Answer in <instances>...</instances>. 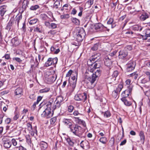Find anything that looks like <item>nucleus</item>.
Here are the masks:
<instances>
[{"instance_id":"60","label":"nucleus","mask_w":150,"mask_h":150,"mask_svg":"<svg viewBox=\"0 0 150 150\" xmlns=\"http://www.w3.org/2000/svg\"><path fill=\"white\" fill-rule=\"evenodd\" d=\"M16 54H18L22 56L23 54V52L20 50H18L16 51Z\"/></svg>"},{"instance_id":"32","label":"nucleus","mask_w":150,"mask_h":150,"mask_svg":"<svg viewBox=\"0 0 150 150\" xmlns=\"http://www.w3.org/2000/svg\"><path fill=\"white\" fill-rule=\"evenodd\" d=\"M73 73H75V74H73L72 75H74V76H72L71 79L72 81H76L77 79L78 72L76 71H75V72H74Z\"/></svg>"},{"instance_id":"54","label":"nucleus","mask_w":150,"mask_h":150,"mask_svg":"<svg viewBox=\"0 0 150 150\" xmlns=\"http://www.w3.org/2000/svg\"><path fill=\"white\" fill-rule=\"evenodd\" d=\"M116 52H117L115 51L113 52H112L110 53L109 54V55L108 57H109L110 58H111V57H113L115 56Z\"/></svg>"},{"instance_id":"12","label":"nucleus","mask_w":150,"mask_h":150,"mask_svg":"<svg viewBox=\"0 0 150 150\" xmlns=\"http://www.w3.org/2000/svg\"><path fill=\"white\" fill-rule=\"evenodd\" d=\"M46 80L47 81L48 83H51L54 82L56 79V77L53 75L51 74L48 75L47 77L45 78Z\"/></svg>"},{"instance_id":"61","label":"nucleus","mask_w":150,"mask_h":150,"mask_svg":"<svg viewBox=\"0 0 150 150\" xmlns=\"http://www.w3.org/2000/svg\"><path fill=\"white\" fill-rule=\"evenodd\" d=\"M125 49L126 50H131L132 49V47L131 45H127L125 47Z\"/></svg>"},{"instance_id":"26","label":"nucleus","mask_w":150,"mask_h":150,"mask_svg":"<svg viewBox=\"0 0 150 150\" xmlns=\"http://www.w3.org/2000/svg\"><path fill=\"white\" fill-rule=\"evenodd\" d=\"M22 18V14H19L17 15L16 16V19L15 20V23H17V25L18 26L19 25V21L20 20H21Z\"/></svg>"},{"instance_id":"48","label":"nucleus","mask_w":150,"mask_h":150,"mask_svg":"<svg viewBox=\"0 0 150 150\" xmlns=\"http://www.w3.org/2000/svg\"><path fill=\"white\" fill-rule=\"evenodd\" d=\"M80 42L76 40V41H74L72 42L71 44L73 45H74L75 46H78L80 45Z\"/></svg>"},{"instance_id":"55","label":"nucleus","mask_w":150,"mask_h":150,"mask_svg":"<svg viewBox=\"0 0 150 150\" xmlns=\"http://www.w3.org/2000/svg\"><path fill=\"white\" fill-rule=\"evenodd\" d=\"M118 74V72L117 71H115L112 74V76L115 78Z\"/></svg>"},{"instance_id":"57","label":"nucleus","mask_w":150,"mask_h":150,"mask_svg":"<svg viewBox=\"0 0 150 150\" xmlns=\"http://www.w3.org/2000/svg\"><path fill=\"white\" fill-rule=\"evenodd\" d=\"M73 73V71L71 70H69V71L67 73L66 76V77H69L70 76L71 74Z\"/></svg>"},{"instance_id":"23","label":"nucleus","mask_w":150,"mask_h":150,"mask_svg":"<svg viewBox=\"0 0 150 150\" xmlns=\"http://www.w3.org/2000/svg\"><path fill=\"white\" fill-rule=\"evenodd\" d=\"M62 6L59 0H56L53 5V8L56 9L60 8Z\"/></svg>"},{"instance_id":"47","label":"nucleus","mask_w":150,"mask_h":150,"mask_svg":"<svg viewBox=\"0 0 150 150\" xmlns=\"http://www.w3.org/2000/svg\"><path fill=\"white\" fill-rule=\"evenodd\" d=\"M110 113L109 111H106L104 113V116L106 117H108L110 116Z\"/></svg>"},{"instance_id":"4","label":"nucleus","mask_w":150,"mask_h":150,"mask_svg":"<svg viewBox=\"0 0 150 150\" xmlns=\"http://www.w3.org/2000/svg\"><path fill=\"white\" fill-rule=\"evenodd\" d=\"M86 35L85 30L81 28L78 30L76 33V35L75 36V38L78 41L81 42L85 38Z\"/></svg>"},{"instance_id":"43","label":"nucleus","mask_w":150,"mask_h":150,"mask_svg":"<svg viewBox=\"0 0 150 150\" xmlns=\"http://www.w3.org/2000/svg\"><path fill=\"white\" fill-rule=\"evenodd\" d=\"M26 125L27 129L29 131H31L33 130L32 125L30 123H28Z\"/></svg>"},{"instance_id":"17","label":"nucleus","mask_w":150,"mask_h":150,"mask_svg":"<svg viewBox=\"0 0 150 150\" xmlns=\"http://www.w3.org/2000/svg\"><path fill=\"white\" fill-rule=\"evenodd\" d=\"M100 54L99 53L95 54L92 56L90 59V62L97 61L100 58Z\"/></svg>"},{"instance_id":"8","label":"nucleus","mask_w":150,"mask_h":150,"mask_svg":"<svg viewBox=\"0 0 150 150\" xmlns=\"http://www.w3.org/2000/svg\"><path fill=\"white\" fill-rule=\"evenodd\" d=\"M123 87V86L122 84H120L118 85L117 87L112 93V96L114 98H115L117 97L118 93L120 91Z\"/></svg>"},{"instance_id":"46","label":"nucleus","mask_w":150,"mask_h":150,"mask_svg":"<svg viewBox=\"0 0 150 150\" xmlns=\"http://www.w3.org/2000/svg\"><path fill=\"white\" fill-rule=\"evenodd\" d=\"M67 141L68 144L71 146H73V145L74 143L70 138H67Z\"/></svg>"},{"instance_id":"59","label":"nucleus","mask_w":150,"mask_h":150,"mask_svg":"<svg viewBox=\"0 0 150 150\" xmlns=\"http://www.w3.org/2000/svg\"><path fill=\"white\" fill-rule=\"evenodd\" d=\"M16 148H19V150H27L26 149L22 146H18L16 147Z\"/></svg>"},{"instance_id":"7","label":"nucleus","mask_w":150,"mask_h":150,"mask_svg":"<svg viewBox=\"0 0 150 150\" xmlns=\"http://www.w3.org/2000/svg\"><path fill=\"white\" fill-rule=\"evenodd\" d=\"M113 61L112 59L110 58L109 57H105L104 63L105 65L108 67V70H110L112 68Z\"/></svg>"},{"instance_id":"11","label":"nucleus","mask_w":150,"mask_h":150,"mask_svg":"<svg viewBox=\"0 0 150 150\" xmlns=\"http://www.w3.org/2000/svg\"><path fill=\"white\" fill-rule=\"evenodd\" d=\"M23 91L21 88H18L15 90V97L16 98H18L23 95Z\"/></svg>"},{"instance_id":"28","label":"nucleus","mask_w":150,"mask_h":150,"mask_svg":"<svg viewBox=\"0 0 150 150\" xmlns=\"http://www.w3.org/2000/svg\"><path fill=\"white\" fill-rule=\"evenodd\" d=\"M149 17L148 15L146 13H143L140 16V19L142 21L145 20Z\"/></svg>"},{"instance_id":"2","label":"nucleus","mask_w":150,"mask_h":150,"mask_svg":"<svg viewBox=\"0 0 150 150\" xmlns=\"http://www.w3.org/2000/svg\"><path fill=\"white\" fill-rule=\"evenodd\" d=\"M101 74V71L99 69H98L95 71L94 74H93L92 77H87L84 80L85 82L88 83V86H91L90 88H93L95 86L94 83L96 80V79L100 76Z\"/></svg>"},{"instance_id":"9","label":"nucleus","mask_w":150,"mask_h":150,"mask_svg":"<svg viewBox=\"0 0 150 150\" xmlns=\"http://www.w3.org/2000/svg\"><path fill=\"white\" fill-rule=\"evenodd\" d=\"M132 87V86L130 85L128 86V90H125L122 93V98H126L129 96V94L131 93Z\"/></svg>"},{"instance_id":"41","label":"nucleus","mask_w":150,"mask_h":150,"mask_svg":"<svg viewBox=\"0 0 150 150\" xmlns=\"http://www.w3.org/2000/svg\"><path fill=\"white\" fill-rule=\"evenodd\" d=\"M57 120V118L56 117H52L50 120V124L52 125H54Z\"/></svg>"},{"instance_id":"45","label":"nucleus","mask_w":150,"mask_h":150,"mask_svg":"<svg viewBox=\"0 0 150 150\" xmlns=\"http://www.w3.org/2000/svg\"><path fill=\"white\" fill-rule=\"evenodd\" d=\"M38 20L37 18H35L30 20L29 22V23L30 25H33L35 23L38 21Z\"/></svg>"},{"instance_id":"5","label":"nucleus","mask_w":150,"mask_h":150,"mask_svg":"<svg viewBox=\"0 0 150 150\" xmlns=\"http://www.w3.org/2000/svg\"><path fill=\"white\" fill-rule=\"evenodd\" d=\"M3 144L4 147L6 149L10 148L11 146V142L10 138L8 137H4L2 139Z\"/></svg>"},{"instance_id":"1","label":"nucleus","mask_w":150,"mask_h":150,"mask_svg":"<svg viewBox=\"0 0 150 150\" xmlns=\"http://www.w3.org/2000/svg\"><path fill=\"white\" fill-rule=\"evenodd\" d=\"M44 102L42 103V105H44L45 110L41 114L42 117L48 119L51 117L53 114V111H52L51 107L53 103V101H48L46 103Z\"/></svg>"},{"instance_id":"18","label":"nucleus","mask_w":150,"mask_h":150,"mask_svg":"<svg viewBox=\"0 0 150 150\" xmlns=\"http://www.w3.org/2000/svg\"><path fill=\"white\" fill-rule=\"evenodd\" d=\"M139 136L140 138L139 142L142 144H144L145 141V137L144 133L143 131H141L139 132Z\"/></svg>"},{"instance_id":"24","label":"nucleus","mask_w":150,"mask_h":150,"mask_svg":"<svg viewBox=\"0 0 150 150\" xmlns=\"http://www.w3.org/2000/svg\"><path fill=\"white\" fill-rule=\"evenodd\" d=\"M94 27L96 30H101L103 29V25L101 23H99L95 25Z\"/></svg>"},{"instance_id":"25","label":"nucleus","mask_w":150,"mask_h":150,"mask_svg":"<svg viewBox=\"0 0 150 150\" xmlns=\"http://www.w3.org/2000/svg\"><path fill=\"white\" fill-rule=\"evenodd\" d=\"M40 18L43 21H49L50 18L47 16V15L45 13H42L40 15Z\"/></svg>"},{"instance_id":"6","label":"nucleus","mask_w":150,"mask_h":150,"mask_svg":"<svg viewBox=\"0 0 150 150\" xmlns=\"http://www.w3.org/2000/svg\"><path fill=\"white\" fill-rule=\"evenodd\" d=\"M87 98V94L86 93L82 94H78L74 96V99L77 101H83V102L86 100Z\"/></svg>"},{"instance_id":"10","label":"nucleus","mask_w":150,"mask_h":150,"mask_svg":"<svg viewBox=\"0 0 150 150\" xmlns=\"http://www.w3.org/2000/svg\"><path fill=\"white\" fill-rule=\"evenodd\" d=\"M136 63L135 62L130 61L127 64V68L126 69L127 71L129 72L132 71L134 69Z\"/></svg>"},{"instance_id":"34","label":"nucleus","mask_w":150,"mask_h":150,"mask_svg":"<svg viewBox=\"0 0 150 150\" xmlns=\"http://www.w3.org/2000/svg\"><path fill=\"white\" fill-rule=\"evenodd\" d=\"M34 31L39 33H42V26L40 25L36 27L34 29Z\"/></svg>"},{"instance_id":"31","label":"nucleus","mask_w":150,"mask_h":150,"mask_svg":"<svg viewBox=\"0 0 150 150\" xmlns=\"http://www.w3.org/2000/svg\"><path fill=\"white\" fill-rule=\"evenodd\" d=\"M72 23L75 24L76 25H79L80 24L79 20L76 18H71Z\"/></svg>"},{"instance_id":"19","label":"nucleus","mask_w":150,"mask_h":150,"mask_svg":"<svg viewBox=\"0 0 150 150\" xmlns=\"http://www.w3.org/2000/svg\"><path fill=\"white\" fill-rule=\"evenodd\" d=\"M40 147L41 149L42 150H45L48 147V144L45 142L42 141L40 144Z\"/></svg>"},{"instance_id":"58","label":"nucleus","mask_w":150,"mask_h":150,"mask_svg":"<svg viewBox=\"0 0 150 150\" xmlns=\"http://www.w3.org/2000/svg\"><path fill=\"white\" fill-rule=\"evenodd\" d=\"M50 26L52 28L54 29L57 27V24L54 23H52Z\"/></svg>"},{"instance_id":"52","label":"nucleus","mask_w":150,"mask_h":150,"mask_svg":"<svg viewBox=\"0 0 150 150\" xmlns=\"http://www.w3.org/2000/svg\"><path fill=\"white\" fill-rule=\"evenodd\" d=\"M114 22V19L112 18H110L107 21L108 24L111 25Z\"/></svg>"},{"instance_id":"30","label":"nucleus","mask_w":150,"mask_h":150,"mask_svg":"<svg viewBox=\"0 0 150 150\" xmlns=\"http://www.w3.org/2000/svg\"><path fill=\"white\" fill-rule=\"evenodd\" d=\"M133 30L135 31H141L142 29V28L139 25H137L133 26L132 27Z\"/></svg>"},{"instance_id":"14","label":"nucleus","mask_w":150,"mask_h":150,"mask_svg":"<svg viewBox=\"0 0 150 150\" xmlns=\"http://www.w3.org/2000/svg\"><path fill=\"white\" fill-rule=\"evenodd\" d=\"M81 147L84 149H86L89 148V143L87 140L82 141L80 144Z\"/></svg>"},{"instance_id":"21","label":"nucleus","mask_w":150,"mask_h":150,"mask_svg":"<svg viewBox=\"0 0 150 150\" xmlns=\"http://www.w3.org/2000/svg\"><path fill=\"white\" fill-rule=\"evenodd\" d=\"M6 6L3 5L0 6V14L1 16H3L6 11Z\"/></svg>"},{"instance_id":"16","label":"nucleus","mask_w":150,"mask_h":150,"mask_svg":"<svg viewBox=\"0 0 150 150\" xmlns=\"http://www.w3.org/2000/svg\"><path fill=\"white\" fill-rule=\"evenodd\" d=\"M74 121L76 123L81 125L84 127H86V123L84 121L80 119L79 117H74Z\"/></svg>"},{"instance_id":"3","label":"nucleus","mask_w":150,"mask_h":150,"mask_svg":"<svg viewBox=\"0 0 150 150\" xmlns=\"http://www.w3.org/2000/svg\"><path fill=\"white\" fill-rule=\"evenodd\" d=\"M70 129V131L75 135L80 137H84V130L78 125H73Z\"/></svg>"},{"instance_id":"53","label":"nucleus","mask_w":150,"mask_h":150,"mask_svg":"<svg viewBox=\"0 0 150 150\" xmlns=\"http://www.w3.org/2000/svg\"><path fill=\"white\" fill-rule=\"evenodd\" d=\"M74 107L73 106L69 105L68 108V110L69 112H71L73 110Z\"/></svg>"},{"instance_id":"39","label":"nucleus","mask_w":150,"mask_h":150,"mask_svg":"<svg viewBox=\"0 0 150 150\" xmlns=\"http://www.w3.org/2000/svg\"><path fill=\"white\" fill-rule=\"evenodd\" d=\"M99 45V44L98 43H97L94 45L93 46L91 47V50L93 51H95L97 50Z\"/></svg>"},{"instance_id":"13","label":"nucleus","mask_w":150,"mask_h":150,"mask_svg":"<svg viewBox=\"0 0 150 150\" xmlns=\"http://www.w3.org/2000/svg\"><path fill=\"white\" fill-rule=\"evenodd\" d=\"M71 121V120L68 119L64 118L62 120V122L64 125L66 126H67L69 129L73 125Z\"/></svg>"},{"instance_id":"56","label":"nucleus","mask_w":150,"mask_h":150,"mask_svg":"<svg viewBox=\"0 0 150 150\" xmlns=\"http://www.w3.org/2000/svg\"><path fill=\"white\" fill-rule=\"evenodd\" d=\"M13 60L16 61L17 62L21 63L22 62V60L20 58L18 57H14L13 58Z\"/></svg>"},{"instance_id":"35","label":"nucleus","mask_w":150,"mask_h":150,"mask_svg":"<svg viewBox=\"0 0 150 150\" xmlns=\"http://www.w3.org/2000/svg\"><path fill=\"white\" fill-rule=\"evenodd\" d=\"M61 105V103H57V101L55 105L53 106L52 111H54L55 109L56 108H59Z\"/></svg>"},{"instance_id":"22","label":"nucleus","mask_w":150,"mask_h":150,"mask_svg":"<svg viewBox=\"0 0 150 150\" xmlns=\"http://www.w3.org/2000/svg\"><path fill=\"white\" fill-rule=\"evenodd\" d=\"M100 64L99 63H98L97 61H95L94 66L92 68L90 69V71L91 72H93L95 69L98 68L100 67Z\"/></svg>"},{"instance_id":"33","label":"nucleus","mask_w":150,"mask_h":150,"mask_svg":"<svg viewBox=\"0 0 150 150\" xmlns=\"http://www.w3.org/2000/svg\"><path fill=\"white\" fill-rule=\"evenodd\" d=\"M76 81H70L69 82L70 86L73 89H74L76 86Z\"/></svg>"},{"instance_id":"29","label":"nucleus","mask_w":150,"mask_h":150,"mask_svg":"<svg viewBox=\"0 0 150 150\" xmlns=\"http://www.w3.org/2000/svg\"><path fill=\"white\" fill-rule=\"evenodd\" d=\"M121 100L124 103L125 105L126 106H129L132 104L131 103L130 101H128L126 98H122Z\"/></svg>"},{"instance_id":"50","label":"nucleus","mask_w":150,"mask_h":150,"mask_svg":"<svg viewBox=\"0 0 150 150\" xmlns=\"http://www.w3.org/2000/svg\"><path fill=\"white\" fill-rule=\"evenodd\" d=\"M57 32L55 30H50L48 32V34L49 35H53L56 34Z\"/></svg>"},{"instance_id":"37","label":"nucleus","mask_w":150,"mask_h":150,"mask_svg":"<svg viewBox=\"0 0 150 150\" xmlns=\"http://www.w3.org/2000/svg\"><path fill=\"white\" fill-rule=\"evenodd\" d=\"M39 7V5H35L34 6H31L30 8V9L31 10L35 11L38 9Z\"/></svg>"},{"instance_id":"63","label":"nucleus","mask_w":150,"mask_h":150,"mask_svg":"<svg viewBox=\"0 0 150 150\" xmlns=\"http://www.w3.org/2000/svg\"><path fill=\"white\" fill-rule=\"evenodd\" d=\"M11 121V119L10 118H7L5 120V122L7 124H8Z\"/></svg>"},{"instance_id":"20","label":"nucleus","mask_w":150,"mask_h":150,"mask_svg":"<svg viewBox=\"0 0 150 150\" xmlns=\"http://www.w3.org/2000/svg\"><path fill=\"white\" fill-rule=\"evenodd\" d=\"M14 20L13 18H11L9 21V23H8L6 26V29L8 30H10L12 27V25L14 23Z\"/></svg>"},{"instance_id":"64","label":"nucleus","mask_w":150,"mask_h":150,"mask_svg":"<svg viewBox=\"0 0 150 150\" xmlns=\"http://www.w3.org/2000/svg\"><path fill=\"white\" fill-rule=\"evenodd\" d=\"M44 24L45 25L48 27H49V26H50L51 24L48 21H45V22Z\"/></svg>"},{"instance_id":"62","label":"nucleus","mask_w":150,"mask_h":150,"mask_svg":"<svg viewBox=\"0 0 150 150\" xmlns=\"http://www.w3.org/2000/svg\"><path fill=\"white\" fill-rule=\"evenodd\" d=\"M52 60L53 61V64H56L57 63L58 60L57 57H55L54 58H52Z\"/></svg>"},{"instance_id":"36","label":"nucleus","mask_w":150,"mask_h":150,"mask_svg":"<svg viewBox=\"0 0 150 150\" xmlns=\"http://www.w3.org/2000/svg\"><path fill=\"white\" fill-rule=\"evenodd\" d=\"M50 90V88H46L44 89H41L39 91V92L40 93H46L48 92Z\"/></svg>"},{"instance_id":"44","label":"nucleus","mask_w":150,"mask_h":150,"mask_svg":"<svg viewBox=\"0 0 150 150\" xmlns=\"http://www.w3.org/2000/svg\"><path fill=\"white\" fill-rule=\"evenodd\" d=\"M131 76L132 77V78L133 79H136L138 76V74H136L135 72L133 73L130 74Z\"/></svg>"},{"instance_id":"49","label":"nucleus","mask_w":150,"mask_h":150,"mask_svg":"<svg viewBox=\"0 0 150 150\" xmlns=\"http://www.w3.org/2000/svg\"><path fill=\"white\" fill-rule=\"evenodd\" d=\"M60 17L62 19H67L69 17V15L68 14L61 15Z\"/></svg>"},{"instance_id":"51","label":"nucleus","mask_w":150,"mask_h":150,"mask_svg":"<svg viewBox=\"0 0 150 150\" xmlns=\"http://www.w3.org/2000/svg\"><path fill=\"white\" fill-rule=\"evenodd\" d=\"M11 142H12L13 145L14 146H16L17 145V143L16 139H12L11 140Z\"/></svg>"},{"instance_id":"38","label":"nucleus","mask_w":150,"mask_h":150,"mask_svg":"<svg viewBox=\"0 0 150 150\" xmlns=\"http://www.w3.org/2000/svg\"><path fill=\"white\" fill-rule=\"evenodd\" d=\"M99 141L103 144H105L107 142V138L105 137H102L99 139Z\"/></svg>"},{"instance_id":"27","label":"nucleus","mask_w":150,"mask_h":150,"mask_svg":"<svg viewBox=\"0 0 150 150\" xmlns=\"http://www.w3.org/2000/svg\"><path fill=\"white\" fill-rule=\"evenodd\" d=\"M53 63V61L52 58H49L45 64L46 67H49L52 65Z\"/></svg>"},{"instance_id":"40","label":"nucleus","mask_w":150,"mask_h":150,"mask_svg":"<svg viewBox=\"0 0 150 150\" xmlns=\"http://www.w3.org/2000/svg\"><path fill=\"white\" fill-rule=\"evenodd\" d=\"M63 100V97L61 96H59L57 97L56 99V101L57 103H61Z\"/></svg>"},{"instance_id":"15","label":"nucleus","mask_w":150,"mask_h":150,"mask_svg":"<svg viewBox=\"0 0 150 150\" xmlns=\"http://www.w3.org/2000/svg\"><path fill=\"white\" fill-rule=\"evenodd\" d=\"M128 55V52L126 50H123L119 52V56L120 58L123 59L125 58Z\"/></svg>"},{"instance_id":"42","label":"nucleus","mask_w":150,"mask_h":150,"mask_svg":"<svg viewBox=\"0 0 150 150\" xmlns=\"http://www.w3.org/2000/svg\"><path fill=\"white\" fill-rule=\"evenodd\" d=\"M93 0H88L86 2V5H88L89 7H90L93 4Z\"/></svg>"}]
</instances>
